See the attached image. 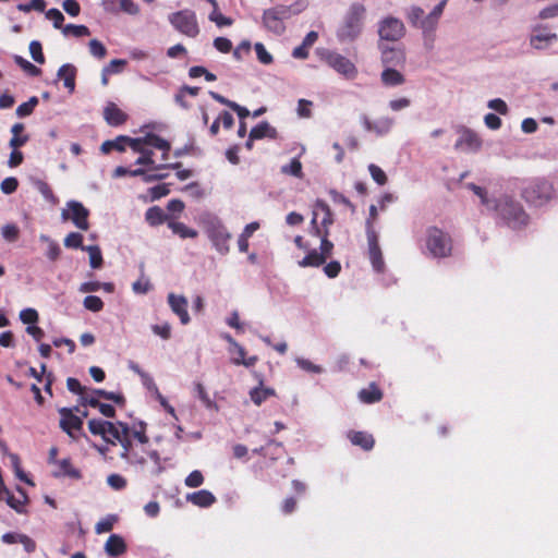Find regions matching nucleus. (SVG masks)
Instances as JSON below:
<instances>
[{"label": "nucleus", "instance_id": "nucleus-6", "mask_svg": "<svg viewBox=\"0 0 558 558\" xmlns=\"http://www.w3.org/2000/svg\"><path fill=\"white\" fill-rule=\"evenodd\" d=\"M426 247L430 255L436 258H444L451 254L452 241L449 234L437 227L427 229Z\"/></svg>", "mask_w": 558, "mask_h": 558}, {"label": "nucleus", "instance_id": "nucleus-30", "mask_svg": "<svg viewBox=\"0 0 558 558\" xmlns=\"http://www.w3.org/2000/svg\"><path fill=\"white\" fill-rule=\"evenodd\" d=\"M107 427H112V422L96 418L88 422V429L93 435L101 436L104 440L114 445V441L107 437Z\"/></svg>", "mask_w": 558, "mask_h": 558}, {"label": "nucleus", "instance_id": "nucleus-25", "mask_svg": "<svg viewBox=\"0 0 558 558\" xmlns=\"http://www.w3.org/2000/svg\"><path fill=\"white\" fill-rule=\"evenodd\" d=\"M145 220L149 226L157 227L165 222L168 225V221H171V217L159 206H153L146 210Z\"/></svg>", "mask_w": 558, "mask_h": 558}, {"label": "nucleus", "instance_id": "nucleus-22", "mask_svg": "<svg viewBox=\"0 0 558 558\" xmlns=\"http://www.w3.org/2000/svg\"><path fill=\"white\" fill-rule=\"evenodd\" d=\"M143 142L146 146L155 147L162 151V161H167L169 158V151L171 149L170 143L155 133H147L143 136Z\"/></svg>", "mask_w": 558, "mask_h": 558}, {"label": "nucleus", "instance_id": "nucleus-10", "mask_svg": "<svg viewBox=\"0 0 558 558\" xmlns=\"http://www.w3.org/2000/svg\"><path fill=\"white\" fill-rule=\"evenodd\" d=\"M332 223L333 215L329 205L323 199H317L313 206L310 232L315 231V227L319 230H329Z\"/></svg>", "mask_w": 558, "mask_h": 558}, {"label": "nucleus", "instance_id": "nucleus-19", "mask_svg": "<svg viewBox=\"0 0 558 558\" xmlns=\"http://www.w3.org/2000/svg\"><path fill=\"white\" fill-rule=\"evenodd\" d=\"M54 477H69L72 480H81L82 472L76 469L70 458L62 459L58 462L57 470L52 472Z\"/></svg>", "mask_w": 558, "mask_h": 558}, {"label": "nucleus", "instance_id": "nucleus-4", "mask_svg": "<svg viewBox=\"0 0 558 558\" xmlns=\"http://www.w3.org/2000/svg\"><path fill=\"white\" fill-rule=\"evenodd\" d=\"M311 234L320 239L319 252L316 250L308 251L305 257L298 262L302 268L320 267L332 255L333 243L329 240V230H319L315 227V231H311Z\"/></svg>", "mask_w": 558, "mask_h": 558}, {"label": "nucleus", "instance_id": "nucleus-49", "mask_svg": "<svg viewBox=\"0 0 558 558\" xmlns=\"http://www.w3.org/2000/svg\"><path fill=\"white\" fill-rule=\"evenodd\" d=\"M29 53L33 60L39 64H44L46 59L43 52V46L38 40H33L29 44Z\"/></svg>", "mask_w": 558, "mask_h": 558}, {"label": "nucleus", "instance_id": "nucleus-8", "mask_svg": "<svg viewBox=\"0 0 558 558\" xmlns=\"http://www.w3.org/2000/svg\"><path fill=\"white\" fill-rule=\"evenodd\" d=\"M169 22L181 34L187 37H196L199 34V26L196 14L192 10H181L169 15Z\"/></svg>", "mask_w": 558, "mask_h": 558}, {"label": "nucleus", "instance_id": "nucleus-24", "mask_svg": "<svg viewBox=\"0 0 558 558\" xmlns=\"http://www.w3.org/2000/svg\"><path fill=\"white\" fill-rule=\"evenodd\" d=\"M186 499L191 501L193 505L201 508H208L213 506L217 500L215 495L206 489H201L192 494H189L186 496Z\"/></svg>", "mask_w": 558, "mask_h": 558}, {"label": "nucleus", "instance_id": "nucleus-1", "mask_svg": "<svg viewBox=\"0 0 558 558\" xmlns=\"http://www.w3.org/2000/svg\"><path fill=\"white\" fill-rule=\"evenodd\" d=\"M149 447V438L146 435V425L141 422L138 428H134L132 437L122 448L121 458L125 459L131 464L143 465L147 458L154 461V473L159 474L162 471L160 456L157 450H151Z\"/></svg>", "mask_w": 558, "mask_h": 558}, {"label": "nucleus", "instance_id": "nucleus-5", "mask_svg": "<svg viewBox=\"0 0 558 558\" xmlns=\"http://www.w3.org/2000/svg\"><path fill=\"white\" fill-rule=\"evenodd\" d=\"M495 210L507 226L512 229H519L527 225L529 216L522 205L509 197L500 198L495 205Z\"/></svg>", "mask_w": 558, "mask_h": 558}, {"label": "nucleus", "instance_id": "nucleus-60", "mask_svg": "<svg viewBox=\"0 0 558 558\" xmlns=\"http://www.w3.org/2000/svg\"><path fill=\"white\" fill-rule=\"evenodd\" d=\"M107 483L111 488L116 490L124 489L128 485L126 480L122 475L117 473L110 474L107 477Z\"/></svg>", "mask_w": 558, "mask_h": 558}, {"label": "nucleus", "instance_id": "nucleus-34", "mask_svg": "<svg viewBox=\"0 0 558 558\" xmlns=\"http://www.w3.org/2000/svg\"><path fill=\"white\" fill-rule=\"evenodd\" d=\"M210 239L219 252L228 251V241L230 239V234L225 229L220 228L213 230L210 233Z\"/></svg>", "mask_w": 558, "mask_h": 558}, {"label": "nucleus", "instance_id": "nucleus-14", "mask_svg": "<svg viewBox=\"0 0 558 558\" xmlns=\"http://www.w3.org/2000/svg\"><path fill=\"white\" fill-rule=\"evenodd\" d=\"M367 243H368V257L372 264L373 269L376 272H383L385 269V262L383 257V253L378 243V235L375 231V228L368 223V234H367Z\"/></svg>", "mask_w": 558, "mask_h": 558}, {"label": "nucleus", "instance_id": "nucleus-26", "mask_svg": "<svg viewBox=\"0 0 558 558\" xmlns=\"http://www.w3.org/2000/svg\"><path fill=\"white\" fill-rule=\"evenodd\" d=\"M381 61L386 68L403 65L405 62V54L403 50L400 49H385L381 53Z\"/></svg>", "mask_w": 558, "mask_h": 558}, {"label": "nucleus", "instance_id": "nucleus-33", "mask_svg": "<svg viewBox=\"0 0 558 558\" xmlns=\"http://www.w3.org/2000/svg\"><path fill=\"white\" fill-rule=\"evenodd\" d=\"M169 229L172 230V232L177 235H179L181 239H195L198 235V232L195 229H192L184 225L183 222L174 221L171 219V221H168Z\"/></svg>", "mask_w": 558, "mask_h": 558}, {"label": "nucleus", "instance_id": "nucleus-63", "mask_svg": "<svg viewBox=\"0 0 558 558\" xmlns=\"http://www.w3.org/2000/svg\"><path fill=\"white\" fill-rule=\"evenodd\" d=\"M195 391L197 395V398L204 403L206 408H211L214 405L213 400L210 399L208 392L206 391L205 387L201 383L195 384Z\"/></svg>", "mask_w": 558, "mask_h": 558}, {"label": "nucleus", "instance_id": "nucleus-36", "mask_svg": "<svg viewBox=\"0 0 558 558\" xmlns=\"http://www.w3.org/2000/svg\"><path fill=\"white\" fill-rule=\"evenodd\" d=\"M275 395H276V392L272 388L255 387L250 391L251 400L256 405H260L269 397H272Z\"/></svg>", "mask_w": 558, "mask_h": 558}, {"label": "nucleus", "instance_id": "nucleus-29", "mask_svg": "<svg viewBox=\"0 0 558 558\" xmlns=\"http://www.w3.org/2000/svg\"><path fill=\"white\" fill-rule=\"evenodd\" d=\"M348 436L354 446H359L366 451L371 450L375 445L373 435L366 432H350Z\"/></svg>", "mask_w": 558, "mask_h": 558}, {"label": "nucleus", "instance_id": "nucleus-2", "mask_svg": "<svg viewBox=\"0 0 558 558\" xmlns=\"http://www.w3.org/2000/svg\"><path fill=\"white\" fill-rule=\"evenodd\" d=\"M366 8L364 4L354 2L347 10L343 20L338 27L337 36L340 41H353L362 33Z\"/></svg>", "mask_w": 558, "mask_h": 558}, {"label": "nucleus", "instance_id": "nucleus-40", "mask_svg": "<svg viewBox=\"0 0 558 558\" xmlns=\"http://www.w3.org/2000/svg\"><path fill=\"white\" fill-rule=\"evenodd\" d=\"M84 251L88 252L89 255V264L94 269L100 268L102 266V255L101 251L97 245L86 246Z\"/></svg>", "mask_w": 558, "mask_h": 558}, {"label": "nucleus", "instance_id": "nucleus-13", "mask_svg": "<svg viewBox=\"0 0 558 558\" xmlns=\"http://www.w3.org/2000/svg\"><path fill=\"white\" fill-rule=\"evenodd\" d=\"M379 37L387 41H397L405 34V27L402 21L396 17H386L379 23Z\"/></svg>", "mask_w": 558, "mask_h": 558}, {"label": "nucleus", "instance_id": "nucleus-58", "mask_svg": "<svg viewBox=\"0 0 558 558\" xmlns=\"http://www.w3.org/2000/svg\"><path fill=\"white\" fill-rule=\"evenodd\" d=\"M126 65V60L124 59H113L109 62L108 65H106L105 69V75H111L122 72L124 66Z\"/></svg>", "mask_w": 558, "mask_h": 558}, {"label": "nucleus", "instance_id": "nucleus-48", "mask_svg": "<svg viewBox=\"0 0 558 558\" xmlns=\"http://www.w3.org/2000/svg\"><path fill=\"white\" fill-rule=\"evenodd\" d=\"M368 171L372 177V179L378 184V185H385L388 181L387 175L385 171L378 167L375 163H371L368 166Z\"/></svg>", "mask_w": 558, "mask_h": 558}, {"label": "nucleus", "instance_id": "nucleus-12", "mask_svg": "<svg viewBox=\"0 0 558 558\" xmlns=\"http://www.w3.org/2000/svg\"><path fill=\"white\" fill-rule=\"evenodd\" d=\"M325 61L330 68L343 75L345 78H354L357 74L354 63L338 52H327Z\"/></svg>", "mask_w": 558, "mask_h": 558}, {"label": "nucleus", "instance_id": "nucleus-47", "mask_svg": "<svg viewBox=\"0 0 558 558\" xmlns=\"http://www.w3.org/2000/svg\"><path fill=\"white\" fill-rule=\"evenodd\" d=\"M84 307L90 312L97 313L104 308V302L99 296L88 295L83 301Z\"/></svg>", "mask_w": 558, "mask_h": 558}, {"label": "nucleus", "instance_id": "nucleus-37", "mask_svg": "<svg viewBox=\"0 0 558 558\" xmlns=\"http://www.w3.org/2000/svg\"><path fill=\"white\" fill-rule=\"evenodd\" d=\"M23 495V500L15 498L13 494L10 493V490L7 488V492L3 494V498H5V501L8 506H10L12 509H14L19 513H24L25 509L24 506L27 501V496L21 490Z\"/></svg>", "mask_w": 558, "mask_h": 558}, {"label": "nucleus", "instance_id": "nucleus-23", "mask_svg": "<svg viewBox=\"0 0 558 558\" xmlns=\"http://www.w3.org/2000/svg\"><path fill=\"white\" fill-rule=\"evenodd\" d=\"M76 68L73 64L66 63L59 68L57 76L59 80H63L64 87L70 93L75 89Z\"/></svg>", "mask_w": 558, "mask_h": 558}, {"label": "nucleus", "instance_id": "nucleus-32", "mask_svg": "<svg viewBox=\"0 0 558 558\" xmlns=\"http://www.w3.org/2000/svg\"><path fill=\"white\" fill-rule=\"evenodd\" d=\"M24 129L25 126L23 123H15L11 128L13 136L11 137L9 145L12 149L20 148L28 142V135L22 134L24 132Z\"/></svg>", "mask_w": 558, "mask_h": 558}, {"label": "nucleus", "instance_id": "nucleus-46", "mask_svg": "<svg viewBox=\"0 0 558 558\" xmlns=\"http://www.w3.org/2000/svg\"><path fill=\"white\" fill-rule=\"evenodd\" d=\"M117 520H118L117 517L113 514L104 518L102 520H100L99 522L96 523V525H95L96 533L101 534V533L110 532L113 529V525L117 522Z\"/></svg>", "mask_w": 558, "mask_h": 558}, {"label": "nucleus", "instance_id": "nucleus-35", "mask_svg": "<svg viewBox=\"0 0 558 558\" xmlns=\"http://www.w3.org/2000/svg\"><path fill=\"white\" fill-rule=\"evenodd\" d=\"M126 135H119L114 140L106 141L101 144L100 150L104 154H109L111 150L124 151L125 150Z\"/></svg>", "mask_w": 558, "mask_h": 558}, {"label": "nucleus", "instance_id": "nucleus-21", "mask_svg": "<svg viewBox=\"0 0 558 558\" xmlns=\"http://www.w3.org/2000/svg\"><path fill=\"white\" fill-rule=\"evenodd\" d=\"M384 392L376 383H371L366 388L359 391V399L365 404H373L381 401Z\"/></svg>", "mask_w": 558, "mask_h": 558}, {"label": "nucleus", "instance_id": "nucleus-54", "mask_svg": "<svg viewBox=\"0 0 558 558\" xmlns=\"http://www.w3.org/2000/svg\"><path fill=\"white\" fill-rule=\"evenodd\" d=\"M204 483V476L201 471H192L184 480V484L190 488H196L202 486Z\"/></svg>", "mask_w": 558, "mask_h": 558}, {"label": "nucleus", "instance_id": "nucleus-11", "mask_svg": "<svg viewBox=\"0 0 558 558\" xmlns=\"http://www.w3.org/2000/svg\"><path fill=\"white\" fill-rule=\"evenodd\" d=\"M89 210L80 202L71 201L68 203V210H63V219H70L74 226L83 231L89 229Z\"/></svg>", "mask_w": 558, "mask_h": 558}, {"label": "nucleus", "instance_id": "nucleus-64", "mask_svg": "<svg viewBox=\"0 0 558 558\" xmlns=\"http://www.w3.org/2000/svg\"><path fill=\"white\" fill-rule=\"evenodd\" d=\"M17 186L19 181L16 178L13 177L5 178L0 184V189L4 194L14 193L17 190Z\"/></svg>", "mask_w": 558, "mask_h": 558}, {"label": "nucleus", "instance_id": "nucleus-62", "mask_svg": "<svg viewBox=\"0 0 558 558\" xmlns=\"http://www.w3.org/2000/svg\"><path fill=\"white\" fill-rule=\"evenodd\" d=\"M282 171L289 173L293 177L301 178L302 177V163L299 159L293 158L288 166L282 168Z\"/></svg>", "mask_w": 558, "mask_h": 558}, {"label": "nucleus", "instance_id": "nucleus-41", "mask_svg": "<svg viewBox=\"0 0 558 558\" xmlns=\"http://www.w3.org/2000/svg\"><path fill=\"white\" fill-rule=\"evenodd\" d=\"M83 235L78 232H71L64 238V246L66 248H81L85 250L86 246L83 245Z\"/></svg>", "mask_w": 558, "mask_h": 558}, {"label": "nucleus", "instance_id": "nucleus-31", "mask_svg": "<svg viewBox=\"0 0 558 558\" xmlns=\"http://www.w3.org/2000/svg\"><path fill=\"white\" fill-rule=\"evenodd\" d=\"M558 39V36L550 32H539L535 35H533L530 39L531 46L535 49H545L548 47L553 41H556Z\"/></svg>", "mask_w": 558, "mask_h": 558}, {"label": "nucleus", "instance_id": "nucleus-61", "mask_svg": "<svg viewBox=\"0 0 558 558\" xmlns=\"http://www.w3.org/2000/svg\"><path fill=\"white\" fill-rule=\"evenodd\" d=\"M37 189L40 192V194L45 197L46 201L56 204L58 202V198L54 196L52 189L50 185L45 181H38Z\"/></svg>", "mask_w": 558, "mask_h": 558}, {"label": "nucleus", "instance_id": "nucleus-17", "mask_svg": "<svg viewBox=\"0 0 558 558\" xmlns=\"http://www.w3.org/2000/svg\"><path fill=\"white\" fill-rule=\"evenodd\" d=\"M132 432L126 423H112V427H107V437H110L114 444L118 441L122 448L132 437Z\"/></svg>", "mask_w": 558, "mask_h": 558}, {"label": "nucleus", "instance_id": "nucleus-57", "mask_svg": "<svg viewBox=\"0 0 558 558\" xmlns=\"http://www.w3.org/2000/svg\"><path fill=\"white\" fill-rule=\"evenodd\" d=\"M257 59L263 64H270L274 61L272 56L267 51L262 43H256L254 46Z\"/></svg>", "mask_w": 558, "mask_h": 558}, {"label": "nucleus", "instance_id": "nucleus-44", "mask_svg": "<svg viewBox=\"0 0 558 558\" xmlns=\"http://www.w3.org/2000/svg\"><path fill=\"white\" fill-rule=\"evenodd\" d=\"M37 105H38V98L36 96H33L29 98L28 101L21 104L16 108V114L20 118L27 117L33 113V111Z\"/></svg>", "mask_w": 558, "mask_h": 558}, {"label": "nucleus", "instance_id": "nucleus-7", "mask_svg": "<svg viewBox=\"0 0 558 558\" xmlns=\"http://www.w3.org/2000/svg\"><path fill=\"white\" fill-rule=\"evenodd\" d=\"M554 195L553 184L545 179L531 181L523 190V198L531 204L541 206L547 203Z\"/></svg>", "mask_w": 558, "mask_h": 558}, {"label": "nucleus", "instance_id": "nucleus-45", "mask_svg": "<svg viewBox=\"0 0 558 558\" xmlns=\"http://www.w3.org/2000/svg\"><path fill=\"white\" fill-rule=\"evenodd\" d=\"M393 125V119L389 117H383L374 122L375 133L378 135L387 134Z\"/></svg>", "mask_w": 558, "mask_h": 558}, {"label": "nucleus", "instance_id": "nucleus-18", "mask_svg": "<svg viewBox=\"0 0 558 558\" xmlns=\"http://www.w3.org/2000/svg\"><path fill=\"white\" fill-rule=\"evenodd\" d=\"M104 119L111 126H119L126 122L128 114L114 102H109L104 109Z\"/></svg>", "mask_w": 558, "mask_h": 558}, {"label": "nucleus", "instance_id": "nucleus-59", "mask_svg": "<svg viewBox=\"0 0 558 558\" xmlns=\"http://www.w3.org/2000/svg\"><path fill=\"white\" fill-rule=\"evenodd\" d=\"M170 193V183L157 184L149 189L151 199H159Z\"/></svg>", "mask_w": 558, "mask_h": 558}, {"label": "nucleus", "instance_id": "nucleus-15", "mask_svg": "<svg viewBox=\"0 0 558 558\" xmlns=\"http://www.w3.org/2000/svg\"><path fill=\"white\" fill-rule=\"evenodd\" d=\"M457 132L459 133V138L454 144V148L457 150L464 151H477L482 147V140L480 136L465 126H459Z\"/></svg>", "mask_w": 558, "mask_h": 558}, {"label": "nucleus", "instance_id": "nucleus-56", "mask_svg": "<svg viewBox=\"0 0 558 558\" xmlns=\"http://www.w3.org/2000/svg\"><path fill=\"white\" fill-rule=\"evenodd\" d=\"M437 24H438V21H436L435 19H432V15L428 14L423 17L418 27L422 28L425 37H427L435 32Z\"/></svg>", "mask_w": 558, "mask_h": 558}, {"label": "nucleus", "instance_id": "nucleus-20", "mask_svg": "<svg viewBox=\"0 0 558 558\" xmlns=\"http://www.w3.org/2000/svg\"><path fill=\"white\" fill-rule=\"evenodd\" d=\"M126 548L123 537L118 534H111L105 544V551L111 558L123 555Z\"/></svg>", "mask_w": 558, "mask_h": 558}, {"label": "nucleus", "instance_id": "nucleus-16", "mask_svg": "<svg viewBox=\"0 0 558 558\" xmlns=\"http://www.w3.org/2000/svg\"><path fill=\"white\" fill-rule=\"evenodd\" d=\"M168 303L172 312L179 316L181 324L186 325L190 323V316L187 313V300L184 296L169 293Z\"/></svg>", "mask_w": 558, "mask_h": 558}, {"label": "nucleus", "instance_id": "nucleus-38", "mask_svg": "<svg viewBox=\"0 0 558 558\" xmlns=\"http://www.w3.org/2000/svg\"><path fill=\"white\" fill-rule=\"evenodd\" d=\"M208 2L214 7L213 12L209 14V20L215 22L218 27L230 26L232 24V20L230 17L225 16L218 11V3L216 0H208Z\"/></svg>", "mask_w": 558, "mask_h": 558}, {"label": "nucleus", "instance_id": "nucleus-27", "mask_svg": "<svg viewBox=\"0 0 558 558\" xmlns=\"http://www.w3.org/2000/svg\"><path fill=\"white\" fill-rule=\"evenodd\" d=\"M381 83L385 86H400L405 82L404 75L392 66H387L380 74Z\"/></svg>", "mask_w": 558, "mask_h": 558}, {"label": "nucleus", "instance_id": "nucleus-52", "mask_svg": "<svg viewBox=\"0 0 558 558\" xmlns=\"http://www.w3.org/2000/svg\"><path fill=\"white\" fill-rule=\"evenodd\" d=\"M1 233L8 242H15L20 236V229L14 223H8L2 227Z\"/></svg>", "mask_w": 558, "mask_h": 558}, {"label": "nucleus", "instance_id": "nucleus-53", "mask_svg": "<svg viewBox=\"0 0 558 558\" xmlns=\"http://www.w3.org/2000/svg\"><path fill=\"white\" fill-rule=\"evenodd\" d=\"M20 319L23 324L32 326L39 319L38 312L35 308H24L20 312Z\"/></svg>", "mask_w": 558, "mask_h": 558}, {"label": "nucleus", "instance_id": "nucleus-9", "mask_svg": "<svg viewBox=\"0 0 558 558\" xmlns=\"http://www.w3.org/2000/svg\"><path fill=\"white\" fill-rule=\"evenodd\" d=\"M74 411H78V408H61L59 409L60 414V428L72 439L77 440L83 429L82 417L74 414Z\"/></svg>", "mask_w": 558, "mask_h": 558}, {"label": "nucleus", "instance_id": "nucleus-3", "mask_svg": "<svg viewBox=\"0 0 558 558\" xmlns=\"http://www.w3.org/2000/svg\"><path fill=\"white\" fill-rule=\"evenodd\" d=\"M305 7L306 3L296 2L294 5H278L265 10L263 13L264 26L268 31L277 35H280L286 29L283 20L290 17L292 14H298L302 12L305 9Z\"/></svg>", "mask_w": 558, "mask_h": 558}, {"label": "nucleus", "instance_id": "nucleus-42", "mask_svg": "<svg viewBox=\"0 0 558 558\" xmlns=\"http://www.w3.org/2000/svg\"><path fill=\"white\" fill-rule=\"evenodd\" d=\"M40 240L48 243V250H47V254H46L47 257L51 262H56L60 257V254H61V248H60L59 244L56 241L50 240L49 236L44 235V234L40 235Z\"/></svg>", "mask_w": 558, "mask_h": 558}, {"label": "nucleus", "instance_id": "nucleus-55", "mask_svg": "<svg viewBox=\"0 0 558 558\" xmlns=\"http://www.w3.org/2000/svg\"><path fill=\"white\" fill-rule=\"evenodd\" d=\"M131 177H141L142 180L146 183L159 181V177L155 174V171L149 169L146 170L144 168L133 169L131 172Z\"/></svg>", "mask_w": 558, "mask_h": 558}, {"label": "nucleus", "instance_id": "nucleus-51", "mask_svg": "<svg viewBox=\"0 0 558 558\" xmlns=\"http://www.w3.org/2000/svg\"><path fill=\"white\" fill-rule=\"evenodd\" d=\"M46 9V1L45 0H31L28 3L25 4H19L17 10L24 13H28L32 10L44 12Z\"/></svg>", "mask_w": 558, "mask_h": 558}, {"label": "nucleus", "instance_id": "nucleus-43", "mask_svg": "<svg viewBox=\"0 0 558 558\" xmlns=\"http://www.w3.org/2000/svg\"><path fill=\"white\" fill-rule=\"evenodd\" d=\"M64 35H73L74 37L89 36V28L85 25L68 24L62 28Z\"/></svg>", "mask_w": 558, "mask_h": 558}, {"label": "nucleus", "instance_id": "nucleus-28", "mask_svg": "<svg viewBox=\"0 0 558 558\" xmlns=\"http://www.w3.org/2000/svg\"><path fill=\"white\" fill-rule=\"evenodd\" d=\"M251 140H262L264 137H269L271 140H276L278 137L277 130L271 126L267 121H263L256 126H254L251 132Z\"/></svg>", "mask_w": 558, "mask_h": 558}, {"label": "nucleus", "instance_id": "nucleus-39", "mask_svg": "<svg viewBox=\"0 0 558 558\" xmlns=\"http://www.w3.org/2000/svg\"><path fill=\"white\" fill-rule=\"evenodd\" d=\"M14 62L28 75L38 76L41 70L21 56H14Z\"/></svg>", "mask_w": 558, "mask_h": 558}, {"label": "nucleus", "instance_id": "nucleus-50", "mask_svg": "<svg viewBox=\"0 0 558 558\" xmlns=\"http://www.w3.org/2000/svg\"><path fill=\"white\" fill-rule=\"evenodd\" d=\"M89 52L97 59H104L107 56V48L98 39H92L88 43Z\"/></svg>", "mask_w": 558, "mask_h": 558}]
</instances>
